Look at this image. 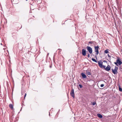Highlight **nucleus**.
<instances>
[{"label": "nucleus", "mask_w": 122, "mask_h": 122, "mask_svg": "<svg viewBox=\"0 0 122 122\" xmlns=\"http://www.w3.org/2000/svg\"><path fill=\"white\" fill-rule=\"evenodd\" d=\"M71 95L73 98L74 97V89H73L71 91Z\"/></svg>", "instance_id": "nucleus-6"}, {"label": "nucleus", "mask_w": 122, "mask_h": 122, "mask_svg": "<svg viewBox=\"0 0 122 122\" xmlns=\"http://www.w3.org/2000/svg\"><path fill=\"white\" fill-rule=\"evenodd\" d=\"M86 74L87 75H91V73L90 72H88L86 73Z\"/></svg>", "instance_id": "nucleus-14"}, {"label": "nucleus", "mask_w": 122, "mask_h": 122, "mask_svg": "<svg viewBox=\"0 0 122 122\" xmlns=\"http://www.w3.org/2000/svg\"><path fill=\"white\" fill-rule=\"evenodd\" d=\"M81 75L82 78H86V75L83 73H81Z\"/></svg>", "instance_id": "nucleus-9"}, {"label": "nucleus", "mask_w": 122, "mask_h": 122, "mask_svg": "<svg viewBox=\"0 0 122 122\" xmlns=\"http://www.w3.org/2000/svg\"><path fill=\"white\" fill-rule=\"evenodd\" d=\"M119 91L122 92V89L121 88L120 86L119 88Z\"/></svg>", "instance_id": "nucleus-15"}, {"label": "nucleus", "mask_w": 122, "mask_h": 122, "mask_svg": "<svg viewBox=\"0 0 122 122\" xmlns=\"http://www.w3.org/2000/svg\"><path fill=\"white\" fill-rule=\"evenodd\" d=\"M104 85L103 84H102L101 85V87H102L104 86Z\"/></svg>", "instance_id": "nucleus-18"}, {"label": "nucleus", "mask_w": 122, "mask_h": 122, "mask_svg": "<svg viewBox=\"0 0 122 122\" xmlns=\"http://www.w3.org/2000/svg\"><path fill=\"white\" fill-rule=\"evenodd\" d=\"M114 63L117 66H118V65L117 64L118 63H117V62H115Z\"/></svg>", "instance_id": "nucleus-21"}, {"label": "nucleus", "mask_w": 122, "mask_h": 122, "mask_svg": "<svg viewBox=\"0 0 122 122\" xmlns=\"http://www.w3.org/2000/svg\"><path fill=\"white\" fill-rule=\"evenodd\" d=\"M27 0H26V1H27Z\"/></svg>", "instance_id": "nucleus-25"}, {"label": "nucleus", "mask_w": 122, "mask_h": 122, "mask_svg": "<svg viewBox=\"0 0 122 122\" xmlns=\"http://www.w3.org/2000/svg\"><path fill=\"white\" fill-rule=\"evenodd\" d=\"M89 43H92V41H89Z\"/></svg>", "instance_id": "nucleus-24"}, {"label": "nucleus", "mask_w": 122, "mask_h": 122, "mask_svg": "<svg viewBox=\"0 0 122 122\" xmlns=\"http://www.w3.org/2000/svg\"><path fill=\"white\" fill-rule=\"evenodd\" d=\"M79 86L81 88H82V86L81 85L79 84Z\"/></svg>", "instance_id": "nucleus-16"}, {"label": "nucleus", "mask_w": 122, "mask_h": 122, "mask_svg": "<svg viewBox=\"0 0 122 122\" xmlns=\"http://www.w3.org/2000/svg\"><path fill=\"white\" fill-rule=\"evenodd\" d=\"M26 93H25L24 95V98H25V97L26 96Z\"/></svg>", "instance_id": "nucleus-23"}, {"label": "nucleus", "mask_w": 122, "mask_h": 122, "mask_svg": "<svg viewBox=\"0 0 122 122\" xmlns=\"http://www.w3.org/2000/svg\"><path fill=\"white\" fill-rule=\"evenodd\" d=\"M86 50L84 49H83L82 50V55L83 56H85L86 54Z\"/></svg>", "instance_id": "nucleus-4"}, {"label": "nucleus", "mask_w": 122, "mask_h": 122, "mask_svg": "<svg viewBox=\"0 0 122 122\" xmlns=\"http://www.w3.org/2000/svg\"><path fill=\"white\" fill-rule=\"evenodd\" d=\"M111 67L110 65H108L106 67L105 70L107 71H108L110 70Z\"/></svg>", "instance_id": "nucleus-7"}, {"label": "nucleus", "mask_w": 122, "mask_h": 122, "mask_svg": "<svg viewBox=\"0 0 122 122\" xmlns=\"http://www.w3.org/2000/svg\"><path fill=\"white\" fill-rule=\"evenodd\" d=\"M92 60L93 61H94L96 62H97V61L95 59L93 58H92Z\"/></svg>", "instance_id": "nucleus-13"}, {"label": "nucleus", "mask_w": 122, "mask_h": 122, "mask_svg": "<svg viewBox=\"0 0 122 122\" xmlns=\"http://www.w3.org/2000/svg\"><path fill=\"white\" fill-rule=\"evenodd\" d=\"M103 63L101 61H99L98 62L99 66L101 68H102Z\"/></svg>", "instance_id": "nucleus-5"}, {"label": "nucleus", "mask_w": 122, "mask_h": 122, "mask_svg": "<svg viewBox=\"0 0 122 122\" xmlns=\"http://www.w3.org/2000/svg\"><path fill=\"white\" fill-rule=\"evenodd\" d=\"M86 48V49L88 51L90 54H91L92 53V49L91 47L89 46H87Z\"/></svg>", "instance_id": "nucleus-3"}, {"label": "nucleus", "mask_w": 122, "mask_h": 122, "mask_svg": "<svg viewBox=\"0 0 122 122\" xmlns=\"http://www.w3.org/2000/svg\"><path fill=\"white\" fill-rule=\"evenodd\" d=\"M107 56L108 57H111V56L109 55V54H108Z\"/></svg>", "instance_id": "nucleus-22"}, {"label": "nucleus", "mask_w": 122, "mask_h": 122, "mask_svg": "<svg viewBox=\"0 0 122 122\" xmlns=\"http://www.w3.org/2000/svg\"><path fill=\"white\" fill-rule=\"evenodd\" d=\"M118 69V68L116 67V66H115V69H112V72L114 74H116L117 73V70Z\"/></svg>", "instance_id": "nucleus-1"}, {"label": "nucleus", "mask_w": 122, "mask_h": 122, "mask_svg": "<svg viewBox=\"0 0 122 122\" xmlns=\"http://www.w3.org/2000/svg\"><path fill=\"white\" fill-rule=\"evenodd\" d=\"M109 50L108 49H107L105 50L104 51V52L105 53H107L109 52L108 51Z\"/></svg>", "instance_id": "nucleus-12"}, {"label": "nucleus", "mask_w": 122, "mask_h": 122, "mask_svg": "<svg viewBox=\"0 0 122 122\" xmlns=\"http://www.w3.org/2000/svg\"><path fill=\"white\" fill-rule=\"evenodd\" d=\"M102 68H104L105 70V69L106 68V66H105L103 65V66H102Z\"/></svg>", "instance_id": "nucleus-17"}, {"label": "nucleus", "mask_w": 122, "mask_h": 122, "mask_svg": "<svg viewBox=\"0 0 122 122\" xmlns=\"http://www.w3.org/2000/svg\"><path fill=\"white\" fill-rule=\"evenodd\" d=\"M96 104V103L95 102H93L92 103V105H95Z\"/></svg>", "instance_id": "nucleus-19"}, {"label": "nucleus", "mask_w": 122, "mask_h": 122, "mask_svg": "<svg viewBox=\"0 0 122 122\" xmlns=\"http://www.w3.org/2000/svg\"><path fill=\"white\" fill-rule=\"evenodd\" d=\"M90 54L89 53H88V56H87V57H88V58H89L90 57Z\"/></svg>", "instance_id": "nucleus-20"}, {"label": "nucleus", "mask_w": 122, "mask_h": 122, "mask_svg": "<svg viewBox=\"0 0 122 122\" xmlns=\"http://www.w3.org/2000/svg\"><path fill=\"white\" fill-rule=\"evenodd\" d=\"M97 115L98 117L100 118H102V115L99 114H97Z\"/></svg>", "instance_id": "nucleus-11"}, {"label": "nucleus", "mask_w": 122, "mask_h": 122, "mask_svg": "<svg viewBox=\"0 0 122 122\" xmlns=\"http://www.w3.org/2000/svg\"><path fill=\"white\" fill-rule=\"evenodd\" d=\"M116 61L119 65H120L122 64V62L120 61V59L119 58H117Z\"/></svg>", "instance_id": "nucleus-8"}, {"label": "nucleus", "mask_w": 122, "mask_h": 122, "mask_svg": "<svg viewBox=\"0 0 122 122\" xmlns=\"http://www.w3.org/2000/svg\"><path fill=\"white\" fill-rule=\"evenodd\" d=\"M9 107L12 109H13V105L12 104H10L9 105Z\"/></svg>", "instance_id": "nucleus-10"}, {"label": "nucleus", "mask_w": 122, "mask_h": 122, "mask_svg": "<svg viewBox=\"0 0 122 122\" xmlns=\"http://www.w3.org/2000/svg\"><path fill=\"white\" fill-rule=\"evenodd\" d=\"M99 47L98 46H95L94 47L95 51L96 52L95 54L96 55H98L99 53V51H98Z\"/></svg>", "instance_id": "nucleus-2"}, {"label": "nucleus", "mask_w": 122, "mask_h": 122, "mask_svg": "<svg viewBox=\"0 0 122 122\" xmlns=\"http://www.w3.org/2000/svg\"><path fill=\"white\" fill-rule=\"evenodd\" d=\"M88 1H89V0H88Z\"/></svg>", "instance_id": "nucleus-26"}]
</instances>
